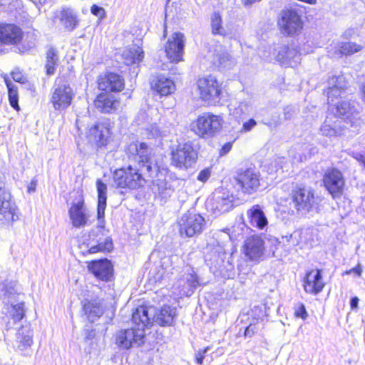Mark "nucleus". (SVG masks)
I'll use <instances>...</instances> for the list:
<instances>
[{
    "instance_id": "1",
    "label": "nucleus",
    "mask_w": 365,
    "mask_h": 365,
    "mask_svg": "<svg viewBox=\"0 0 365 365\" xmlns=\"http://www.w3.org/2000/svg\"><path fill=\"white\" fill-rule=\"evenodd\" d=\"M154 309L152 307L139 306L132 314V321L135 327L120 331L116 335V343L123 349H129L133 346H140L143 343L145 328L150 325Z\"/></svg>"
},
{
    "instance_id": "2",
    "label": "nucleus",
    "mask_w": 365,
    "mask_h": 365,
    "mask_svg": "<svg viewBox=\"0 0 365 365\" xmlns=\"http://www.w3.org/2000/svg\"><path fill=\"white\" fill-rule=\"evenodd\" d=\"M223 122L220 115L210 112L203 113L192 123V129L199 137L209 138L220 131Z\"/></svg>"
},
{
    "instance_id": "3",
    "label": "nucleus",
    "mask_w": 365,
    "mask_h": 365,
    "mask_svg": "<svg viewBox=\"0 0 365 365\" xmlns=\"http://www.w3.org/2000/svg\"><path fill=\"white\" fill-rule=\"evenodd\" d=\"M113 180L117 187L130 190H138L146 183L145 177L139 170L130 165L116 170L113 173Z\"/></svg>"
},
{
    "instance_id": "4",
    "label": "nucleus",
    "mask_w": 365,
    "mask_h": 365,
    "mask_svg": "<svg viewBox=\"0 0 365 365\" xmlns=\"http://www.w3.org/2000/svg\"><path fill=\"white\" fill-rule=\"evenodd\" d=\"M291 200L293 207L302 214H307L317 208L314 190L310 187H297L292 189Z\"/></svg>"
},
{
    "instance_id": "5",
    "label": "nucleus",
    "mask_w": 365,
    "mask_h": 365,
    "mask_svg": "<svg viewBox=\"0 0 365 365\" xmlns=\"http://www.w3.org/2000/svg\"><path fill=\"white\" fill-rule=\"evenodd\" d=\"M74 93L70 84L58 78L51 90V103L56 110L66 109L71 103Z\"/></svg>"
},
{
    "instance_id": "6",
    "label": "nucleus",
    "mask_w": 365,
    "mask_h": 365,
    "mask_svg": "<svg viewBox=\"0 0 365 365\" xmlns=\"http://www.w3.org/2000/svg\"><path fill=\"white\" fill-rule=\"evenodd\" d=\"M197 158V151L190 141L179 144L172 152V165L178 168L186 170L192 166Z\"/></svg>"
},
{
    "instance_id": "7",
    "label": "nucleus",
    "mask_w": 365,
    "mask_h": 365,
    "mask_svg": "<svg viewBox=\"0 0 365 365\" xmlns=\"http://www.w3.org/2000/svg\"><path fill=\"white\" fill-rule=\"evenodd\" d=\"M200 98L215 104L220 100L221 88L216 78L212 75L200 78L197 82Z\"/></svg>"
},
{
    "instance_id": "8",
    "label": "nucleus",
    "mask_w": 365,
    "mask_h": 365,
    "mask_svg": "<svg viewBox=\"0 0 365 365\" xmlns=\"http://www.w3.org/2000/svg\"><path fill=\"white\" fill-rule=\"evenodd\" d=\"M322 183L333 199L340 197L345 186L343 173L337 168H327L323 175Z\"/></svg>"
},
{
    "instance_id": "9",
    "label": "nucleus",
    "mask_w": 365,
    "mask_h": 365,
    "mask_svg": "<svg viewBox=\"0 0 365 365\" xmlns=\"http://www.w3.org/2000/svg\"><path fill=\"white\" fill-rule=\"evenodd\" d=\"M178 224L180 235L192 237L202 232L205 226V220L200 214L188 212L182 215Z\"/></svg>"
},
{
    "instance_id": "10",
    "label": "nucleus",
    "mask_w": 365,
    "mask_h": 365,
    "mask_svg": "<svg viewBox=\"0 0 365 365\" xmlns=\"http://www.w3.org/2000/svg\"><path fill=\"white\" fill-rule=\"evenodd\" d=\"M356 105L357 103L355 101L339 102L334 105L336 110L334 115L342 120L344 118V123L350 124L351 127L358 130L361 124V119L356 108Z\"/></svg>"
},
{
    "instance_id": "11",
    "label": "nucleus",
    "mask_w": 365,
    "mask_h": 365,
    "mask_svg": "<svg viewBox=\"0 0 365 365\" xmlns=\"http://www.w3.org/2000/svg\"><path fill=\"white\" fill-rule=\"evenodd\" d=\"M235 180L243 193L251 195L256 192L260 186V174L253 168L240 169Z\"/></svg>"
},
{
    "instance_id": "12",
    "label": "nucleus",
    "mask_w": 365,
    "mask_h": 365,
    "mask_svg": "<svg viewBox=\"0 0 365 365\" xmlns=\"http://www.w3.org/2000/svg\"><path fill=\"white\" fill-rule=\"evenodd\" d=\"M110 129L111 123L108 119L100 120L90 128L88 138L98 148L106 147L110 140Z\"/></svg>"
},
{
    "instance_id": "13",
    "label": "nucleus",
    "mask_w": 365,
    "mask_h": 365,
    "mask_svg": "<svg viewBox=\"0 0 365 365\" xmlns=\"http://www.w3.org/2000/svg\"><path fill=\"white\" fill-rule=\"evenodd\" d=\"M199 285V279L192 267L188 266L185 269L183 274L173 285L178 295L190 297Z\"/></svg>"
},
{
    "instance_id": "14",
    "label": "nucleus",
    "mask_w": 365,
    "mask_h": 365,
    "mask_svg": "<svg viewBox=\"0 0 365 365\" xmlns=\"http://www.w3.org/2000/svg\"><path fill=\"white\" fill-rule=\"evenodd\" d=\"M281 32L287 36H294L300 33L303 23L300 16L293 9L284 10L278 21Z\"/></svg>"
},
{
    "instance_id": "15",
    "label": "nucleus",
    "mask_w": 365,
    "mask_h": 365,
    "mask_svg": "<svg viewBox=\"0 0 365 365\" xmlns=\"http://www.w3.org/2000/svg\"><path fill=\"white\" fill-rule=\"evenodd\" d=\"M234 195L225 187H219L212 193L211 206L215 215L230 211L233 207Z\"/></svg>"
},
{
    "instance_id": "16",
    "label": "nucleus",
    "mask_w": 365,
    "mask_h": 365,
    "mask_svg": "<svg viewBox=\"0 0 365 365\" xmlns=\"http://www.w3.org/2000/svg\"><path fill=\"white\" fill-rule=\"evenodd\" d=\"M226 255L225 247L215 242L207 246L205 262L211 269L222 271V267H225L224 264Z\"/></svg>"
},
{
    "instance_id": "17",
    "label": "nucleus",
    "mask_w": 365,
    "mask_h": 365,
    "mask_svg": "<svg viewBox=\"0 0 365 365\" xmlns=\"http://www.w3.org/2000/svg\"><path fill=\"white\" fill-rule=\"evenodd\" d=\"M3 289H5L1 299L5 304L11 305V313L14 322L21 321L24 317V303L15 304L17 297V291L11 284L9 286L3 284Z\"/></svg>"
},
{
    "instance_id": "18",
    "label": "nucleus",
    "mask_w": 365,
    "mask_h": 365,
    "mask_svg": "<svg viewBox=\"0 0 365 365\" xmlns=\"http://www.w3.org/2000/svg\"><path fill=\"white\" fill-rule=\"evenodd\" d=\"M348 83L344 76H333L328 81L326 90L328 103H334L338 98H341L347 94Z\"/></svg>"
},
{
    "instance_id": "19",
    "label": "nucleus",
    "mask_w": 365,
    "mask_h": 365,
    "mask_svg": "<svg viewBox=\"0 0 365 365\" xmlns=\"http://www.w3.org/2000/svg\"><path fill=\"white\" fill-rule=\"evenodd\" d=\"M185 36L180 32L174 33L165 46L168 58L172 62H179L182 58L185 46Z\"/></svg>"
},
{
    "instance_id": "20",
    "label": "nucleus",
    "mask_w": 365,
    "mask_h": 365,
    "mask_svg": "<svg viewBox=\"0 0 365 365\" xmlns=\"http://www.w3.org/2000/svg\"><path fill=\"white\" fill-rule=\"evenodd\" d=\"M68 215L71 225L75 228L85 227L90 217L89 212L84 204L83 200L73 202L68 210Z\"/></svg>"
},
{
    "instance_id": "21",
    "label": "nucleus",
    "mask_w": 365,
    "mask_h": 365,
    "mask_svg": "<svg viewBox=\"0 0 365 365\" xmlns=\"http://www.w3.org/2000/svg\"><path fill=\"white\" fill-rule=\"evenodd\" d=\"M22 29L14 24H0V43L4 45H18L23 39Z\"/></svg>"
},
{
    "instance_id": "22",
    "label": "nucleus",
    "mask_w": 365,
    "mask_h": 365,
    "mask_svg": "<svg viewBox=\"0 0 365 365\" xmlns=\"http://www.w3.org/2000/svg\"><path fill=\"white\" fill-rule=\"evenodd\" d=\"M344 121L336 115H327L320 127V133L326 137H339L345 133Z\"/></svg>"
},
{
    "instance_id": "23",
    "label": "nucleus",
    "mask_w": 365,
    "mask_h": 365,
    "mask_svg": "<svg viewBox=\"0 0 365 365\" xmlns=\"http://www.w3.org/2000/svg\"><path fill=\"white\" fill-rule=\"evenodd\" d=\"M324 285L320 269L310 270L306 274L303 280V287L305 292L313 295L319 294L324 287Z\"/></svg>"
},
{
    "instance_id": "24",
    "label": "nucleus",
    "mask_w": 365,
    "mask_h": 365,
    "mask_svg": "<svg viewBox=\"0 0 365 365\" xmlns=\"http://www.w3.org/2000/svg\"><path fill=\"white\" fill-rule=\"evenodd\" d=\"M16 205L11 200V195L7 191L0 194V225H4L16 220Z\"/></svg>"
},
{
    "instance_id": "25",
    "label": "nucleus",
    "mask_w": 365,
    "mask_h": 365,
    "mask_svg": "<svg viewBox=\"0 0 365 365\" xmlns=\"http://www.w3.org/2000/svg\"><path fill=\"white\" fill-rule=\"evenodd\" d=\"M88 269L96 278L108 282L113 277V267L108 259H102L91 262Z\"/></svg>"
},
{
    "instance_id": "26",
    "label": "nucleus",
    "mask_w": 365,
    "mask_h": 365,
    "mask_svg": "<svg viewBox=\"0 0 365 365\" xmlns=\"http://www.w3.org/2000/svg\"><path fill=\"white\" fill-rule=\"evenodd\" d=\"M55 17L59 20L64 29L69 32L75 30L79 24L77 14L70 7H62L61 11L56 13Z\"/></svg>"
},
{
    "instance_id": "27",
    "label": "nucleus",
    "mask_w": 365,
    "mask_h": 365,
    "mask_svg": "<svg viewBox=\"0 0 365 365\" xmlns=\"http://www.w3.org/2000/svg\"><path fill=\"white\" fill-rule=\"evenodd\" d=\"M123 88L124 79L115 73H109L98 80V88L106 92H119Z\"/></svg>"
},
{
    "instance_id": "28",
    "label": "nucleus",
    "mask_w": 365,
    "mask_h": 365,
    "mask_svg": "<svg viewBox=\"0 0 365 365\" xmlns=\"http://www.w3.org/2000/svg\"><path fill=\"white\" fill-rule=\"evenodd\" d=\"M96 187L98 192V227L103 229L105 227V210L107 205V185L103 182L101 180L98 179L96 181Z\"/></svg>"
},
{
    "instance_id": "29",
    "label": "nucleus",
    "mask_w": 365,
    "mask_h": 365,
    "mask_svg": "<svg viewBox=\"0 0 365 365\" xmlns=\"http://www.w3.org/2000/svg\"><path fill=\"white\" fill-rule=\"evenodd\" d=\"M244 251L251 260H258L264 253V242L259 236H252L245 241Z\"/></svg>"
},
{
    "instance_id": "30",
    "label": "nucleus",
    "mask_w": 365,
    "mask_h": 365,
    "mask_svg": "<svg viewBox=\"0 0 365 365\" xmlns=\"http://www.w3.org/2000/svg\"><path fill=\"white\" fill-rule=\"evenodd\" d=\"M276 50H277V54L274 53V57L277 61L282 63H287L293 66L292 63L297 64L301 59L299 51L292 46H279Z\"/></svg>"
},
{
    "instance_id": "31",
    "label": "nucleus",
    "mask_w": 365,
    "mask_h": 365,
    "mask_svg": "<svg viewBox=\"0 0 365 365\" xmlns=\"http://www.w3.org/2000/svg\"><path fill=\"white\" fill-rule=\"evenodd\" d=\"M16 351L23 356L30 355V348L33 344L31 331L28 327H21L18 332L16 341Z\"/></svg>"
},
{
    "instance_id": "32",
    "label": "nucleus",
    "mask_w": 365,
    "mask_h": 365,
    "mask_svg": "<svg viewBox=\"0 0 365 365\" xmlns=\"http://www.w3.org/2000/svg\"><path fill=\"white\" fill-rule=\"evenodd\" d=\"M96 108L102 113H112L118 110L120 103L112 95L99 94L94 101Z\"/></svg>"
},
{
    "instance_id": "33",
    "label": "nucleus",
    "mask_w": 365,
    "mask_h": 365,
    "mask_svg": "<svg viewBox=\"0 0 365 365\" xmlns=\"http://www.w3.org/2000/svg\"><path fill=\"white\" fill-rule=\"evenodd\" d=\"M247 217L250 225L259 230H264L267 227L268 220L259 205H255L251 207L247 212Z\"/></svg>"
},
{
    "instance_id": "34",
    "label": "nucleus",
    "mask_w": 365,
    "mask_h": 365,
    "mask_svg": "<svg viewBox=\"0 0 365 365\" xmlns=\"http://www.w3.org/2000/svg\"><path fill=\"white\" fill-rule=\"evenodd\" d=\"M151 87L161 96H168L175 90L174 82L163 75L156 76L152 81Z\"/></svg>"
},
{
    "instance_id": "35",
    "label": "nucleus",
    "mask_w": 365,
    "mask_h": 365,
    "mask_svg": "<svg viewBox=\"0 0 365 365\" xmlns=\"http://www.w3.org/2000/svg\"><path fill=\"white\" fill-rule=\"evenodd\" d=\"M146 307L150 308V307ZM154 309L153 315L152 316L153 319L151 320L150 324L155 320L159 325L162 327L165 326H171L173 323L174 318L176 315L175 309L172 308L170 306H164L163 307L160 311L155 314V309L153 307H151Z\"/></svg>"
},
{
    "instance_id": "36",
    "label": "nucleus",
    "mask_w": 365,
    "mask_h": 365,
    "mask_svg": "<svg viewBox=\"0 0 365 365\" xmlns=\"http://www.w3.org/2000/svg\"><path fill=\"white\" fill-rule=\"evenodd\" d=\"M211 62L219 69H230L235 65V59L221 47L215 50Z\"/></svg>"
},
{
    "instance_id": "37",
    "label": "nucleus",
    "mask_w": 365,
    "mask_h": 365,
    "mask_svg": "<svg viewBox=\"0 0 365 365\" xmlns=\"http://www.w3.org/2000/svg\"><path fill=\"white\" fill-rule=\"evenodd\" d=\"M83 311L91 322L97 320L104 312L103 301L101 299L86 300L83 304Z\"/></svg>"
},
{
    "instance_id": "38",
    "label": "nucleus",
    "mask_w": 365,
    "mask_h": 365,
    "mask_svg": "<svg viewBox=\"0 0 365 365\" xmlns=\"http://www.w3.org/2000/svg\"><path fill=\"white\" fill-rule=\"evenodd\" d=\"M127 153L132 156H138L139 163L147 160L153 156L152 148L145 143H132L127 148Z\"/></svg>"
},
{
    "instance_id": "39",
    "label": "nucleus",
    "mask_w": 365,
    "mask_h": 365,
    "mask_svg": "<svg viewBox=\"0 0 365 365\" xmlns=\"http://www.w3.org/2000/svg\"><path fill=\"white\" fill-rule=\"evenodd\" d=\"M151 190L155 197L160 199V200H166L173 192L171 185L165 179H160V177L156 180H153Z\"/></svg>"
},
{
    "instance_id": "40",
    "label": "nucleus",
    "mask_w": 365,
    "mask_h": 365,
    "mask_svg": "<svg viewBox=\"0 0 365 365\" xmlns=\"http://www.w3.org/2000/svg\"><path fill=\"white\" fill-rule=\"evenodd\" d=\"M138 163L140 168V173H142L143 176L145 175V177L154 180V178H158L160 175H162L160 167L154 157Z\"/></svg>"
},
{
    "instance_id": "41",
    "label": "nucleus",
    "mask_w": 365,
    "mask_h": 365,
    "mask_svg": "<svg viewBox=\"0 0 365 365\" xmlns=\"http://www.w3.org/2000/svg\"><path fill=\"white\" fill-rule=\"evenodd\" d=\"M228 108L230 115H232L236 120H240L250 113L252 106L250 101H244L230 103Z\"/></svg>"
},
{
    "instance_id": "42",
    "label": "nucleus",
    "mask_w": 365,
    "mask_h": 365,
    "mask_svg": "<svg viewBox=\"0 0 365 365\" xmlns=\"http://www.w3.org/2000/svg\"><path fill=\"white\" fill-rule=\"evenodd\" d=\"M122 56L127 65L139 63L143 60L144 52L140 46L133 45L125 49L123 51Z\"/></svg>"
},
{
    "instance_id": "43",
    "label": "nucleus",
    "mask_w": 365,
    "mask_h": 365,
    "mask_svg": "<svg viewBox=\"0 0 365 365\" xmlns=\"http://www.w3.org/2000/svg\"><path fill=\"white\" fill-rule=\"evenodd\" d=\"M97 244L91 245L88 250V252L91 254H95L97 252H109L113 248V241L110 237L99 238L96 241Z\"/></svg>"
},
{
    "instance_id": "44",
    "label": "nucleus",
    "mask_w": 365,
    "mask_h": 365,
    "mask_svg": "<svg viewBox=\"0 0 365 365\" xmlns=\"http://www.w3.org/2000/svg\"><path fill=\"white\" fill-rule=\"evenodd\" d=\"M4 81L8 88L10 106L16 110H19L18 87L8 78H5Z\"/></svg>"
},
{
    "instance_id": "45",
    "label": "nucleus",
    "mask_w": 365,
    "mask_h": 365,
    "mask_svg": "<svg viewBox=\"0 0 365 365\" xmlns=\"http://www.w3.org/2000/svg\"><path fill=\"white\" fill-rule=\"evenodd\" d=\"M58 61V57L56 51L50 48L46 53V70L48 75H53L56 71V66Z\"/></svg>"
},
{
    "instance_id": "46",
    "label": "nucleus",
    "mask_w": 365,
    "mask_h": 365,
    "mask_svg": "<svg viewBox=\"0 0 365 365\" xmlns=\"http://www.w3.org/2000/svg\"><path fill=\"white\" fill-rule=\"evenodd\" d=\"M362 46L354 42H343L341 43L338 46L337 51L340 55H352L358 51H360Z\"/></svg>"
},
{
    "instance_id": "47",
    "label": "nucleus",
    "mask_w": 365,
    "mask_h": 365,
    "mask_svg": "<svg viewBox=\"0 0 365 365\" xmlns=\"http://www.w3.org/2000/svg\"><path fill=\"white\" fill-rule=\"evenodd\" d=\"M212 31L214 34L226 35V31L222 26V19L219 13H214L211 16Z\"/></svg>"
},
{
    "instance_id": "48",
    "label": "nucleus",
    "mask_w": 365,
    "mask_h": 365,
    "mask_svg": "<svg viewBox=\"0 0 365 365\" xmlns=\"http://www.w3.org/2000/svg\"><path fill=\"white\" fill-rule=\"evenodd\" d=\"M6 277H7V273L4 269L2 267L0 266V297L1 298V296L3 295L4 290L3 289V284H6L8 286L12 285L15 288V284L11 282H6Z\"/></svg>"
},
{
    "instance_id": "49",
    "label": "nucleus",
    "mask_w": 365,
    "mask_h": 365,
    "mask_svg": "<svg viewBox=\"0 0 365 365\" xmlns=\"http://www.w3.org/2000/svg\"><path fill=\"white\" fill-rule=\"evenodd\" d=\"M19 4V1L14 0H1L0 3V6L2 9V11L5 12H11L16 4Z\"/></svg>"
},
{
    "instance_id": "50",
    "label": "nucleus",
    "mask_w": 365,
    "mask_h": 365,
    "mask_svg": "<svg viewBox=\"0 0 365 365\" xmlns=\"http://www.w3.org/2000/svg\"><path fill=\"white\" fill-rule=\"evenodd\" d=\"M294 316L297 318L306 319L308 317L305 306L300 303L294 309Z\"/></svg>"
},
{
    "instance_id": "51",
    "label": "nucleus",
    "mask_w": 365,
    "mask_h": 365,
    "mask_svg": "<svg viewBox=\"0 0 365 365\" xmlns=\"http://www.w3.org/2000/svg\"><path fill=\"white\" fill-rule=\"evenodd\" d=\"M145 133L148 138H154L160 135V130L156 125H150L145 129Z\"/></svg>"
},
{
    "instance_id": "52",
    "label": "nucleus",
    "mask_w": 365,
    "mask_h": 365,
    "mask_svg": "<svg viewBox=\"0 0 365 365\" xmlns=\"http://www.w3.org/2000/svg\"><path fill=\"white\" fill-rule=\"evenodd\" d=\"M91 12L93 15L99 17L101 19H103L106 16V11L103 7L98 6L93 4L91 7Z\"/></svg>"
},
{
    "instance_id": "53",
    "label": "nucleus",
    "mask_w": 365,
    "mask_h": 365,
    "mask_svg": "<svg viewBox=\"0 0 365 365\" xmlns=\"http://www.w3.org/2000/svg\"><path fill=\"white\" fill-rule=\"evenodd\" d=\"M211 175V169L209 168H205L202 170H201L198 175L197 179L199 181H201L202 182H205L210 177Z\"/></svg>"
},
{
    "instance_id": "54",
    "label": "nucleus",
    "mask_w": 365,
    "mask_h": 365,
    "mask_svg": "<svg viewBox=\"0 0 365 365\" xmlns=\"http://www.w3.org/2000/svg\"><path fill=\"white\" fill-rule=\"evenodd\" d=\"M350 155L357 160L365 168V152L352 151Z\"/></svg>"
},
{
    "instance_id": "55",
    "label": "nucleus",
    "mask_w": 365,
    "mask_h": 365,
    "mask_svg": "<svg viewBox=\"0 0 365 365\" xmlns=\"http://www.w3.org/2000/svg\"><path fill=\"white\" fill-rule=\"evenodd\" d=\"M258 331L255 324H250L245 330L244 336L247 338L252 337Z\"/></svg>"
},
{
    "instance_id": "56",
    "label": "nucleus",
    "mask_w": 365,
    "mask_h": 365,
    "mask_svg": "<svg viewBox=\"0 0 365 365\" xmlns=\"http://www.w3.org/2000/svg\"><path fill=\"white\" fill-rule=\"evenodd\" d=\"M11 76L14 81L24 83L26 81L25 76L18 70L11 72Z\"/></svg>"
},
{
    "instance_id": "57",
    "label": "nucleus",
    "mask_w": 365,
    "mask_h": 365,
    "mask_svg": "<svg viewBox=\"0 0 365 365\" xmlns=\"http://www.w3.org/2000/svg\"><path fill=\"white\" fill-rule=\"evenodd\" d=\"M209 346L205 348L203 350H200L197 351V353L195 354V360L197 364L202 365L203 362V359L205 358V354L209 350Z\"/></svg>"
},
{
    "instance_id": "58",
    "label": "nucleus",
    "mask_w": 365,
    "mask_h": 365,
    "mask_svg": "<svg viewBox=\"0 0 365 365\" xmlns=\"http://www.w3.org/2000/svg\"><path fill=\"white\" fill-rule=\"evenodd\" d=\"M256 125L257 122L254 119H250L248 121L243 123L242 131H250Z\"/></svg>"
},
{
    "instance_id": "59",
    "label": "nucleus",
    "mask_w": 365,
    "mask_h": 365,
    "mask_svg": "<svg viewBox=\"0 0 365 365\" xmlns=\"http://www.w3.org/2000/svg\"><path fill=\"white\" fill-rule=\"evenodd\" d=\"M294 113V108L292 106H286L284 108V117L285 120L290 119Z\"/></svg>"
},
{
    "instance_id": "60",
    "label": "nucleus",
    "mask_w": 365,
    "mask_h": 365,
    "mask_svg": "<svg viewBox=\"0 0 365 365\" xmlns=\"http://www.w3.org/2000/svg\"><path fill=\"white\" fill-rule=\"evenodd\" d=\"M282 242H287L289 245H292V246H294L297 245V242L293 240V236L292 235H285V236H282Z\"/></svg>"
},
{
    "instance_id": "61",
    "label": "nucleus",
    "mask_w": 365,
    "mask_h": 365,
    "mask_svg": "<svg viewBox=\"0 0 365 365\" xmlns=\"http://www.w3.org/2000/svg\"><path fill=\"white\" fill-rule=\"evenodd\" d=\"M361 272H362V268H361L360 264H358L355 267H354V268L349 269V271L346 272V273L347 274H350L351 273H354V274H355L358 277L361 276Z\"/></svg>"
},
{
    "instance_id": "62",
    "label": "nucleus",
    "mask_w": 365,
    "mask_h": 365,
    "mask_svg": "<svg viewBox=\"0 0 365 365\" xmlns=\"http://www.w3.org/2000/svg\"><path fill=\"white\" fill-rule=\"evenodd\" d=\"M232 143H226L221 148L220 154V155H224L228 153L231 148H232Z\"/></svg>"
},
{
    "instance_id": "63",
    "label": "nucleus",
    "mask_w": 365,
    "mask_h": 365,
    "mask_svg": "<svg viewBox=\"0 0 365 365\" xmlns=\"http://www.w3.org/2000/svg\"><path fill=\"white\" fill-rule=\"evenodd\" d=\"M359 298L357 297H351L350 300V307L352 309H356L358 307Z\"/></svg>"
},
{
    "instance_id": "64",
    "label": "nucleus",
    "mask_w": 365,
    "mask_h": 365,
    "mask_svg": "<svg viewBox=\"0 0 365 365\" xmlns=\"http://www.w3.org/2000/svg\"><path fill=\"white\" fill-rule=\"evenodd\" d=\"M28 192L29 193L34 192L36 190V182L34 180H32L30 182V183L28 185Z\"/></svg>"
}]
</instances>
